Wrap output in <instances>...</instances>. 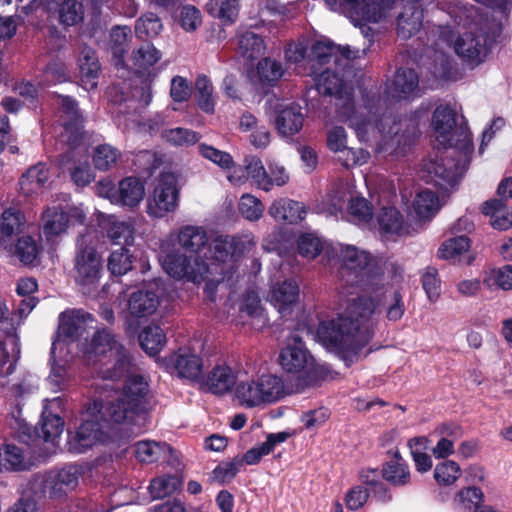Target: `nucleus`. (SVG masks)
<instances>
[{
  "instance_id": "3c124183",
  "label": "nucleus",
  "mask_w": 512,
  "mask_h": 512,
  "mask_svg": "<svg viewBox=\"0 0 512 512\" xmlns=\"http://www.w3.org/2000/svg\"><path fill=\"white\" fill-rule=\"evenodd\" d=\"M196 99L198 106L206 113H213L215 101L213 97V85L210 80L204 76H198L195 82Z\"/></svg>"
},
{
  "instance_id": "0eeeda50",
  "label": "nucleus",
  "mask_w": 512,
  "mask_h": 512,
  "mask_svg": "<svg viewBox=\"0 0 512 512\" xmlns=\"http://www.w3.org/2000/svg\"><path fill=\"white\" fill-rule=\"evenodd\" d=\"M285 394L284 381L271 373L239 379L233 390L234 400L244 408H263L280 401Z\"/></svg>"
},
{
  "instance_id": "473e14b6",
  "label": "nucleus",
  "mask_w": 512,
  "mask_h": 512,
  "mask_svg": "<svg viewBox=\"0 0 512 512\" xmlns=\"http://www.w3.org/2000/svg\"><path fill=\"white\" fill-rule=\"evenodd\" d=\"M423 11L411 3L404 7L397 19V33L403 39H409L422 27Z\"/></svg>"
},
{
  "instance_id": "bb28decb",
  "label": "nucleus",
  "mask_w": 512,
  "mask_h": 512,
  "mask_svg": "<svg viewBox=\"0 0 512 512\" xmlns=\"http://www.w3.org/2000/svg\"><path fill=\"white\" fill-rule=\"evenodd\" d=\"M239 379L228 365L218 364L203 379V385L211 393L223 395L235 387Z\"/></svg>"
},
{
  "instance_id": "0e129e2a",
  "label": "nucleus",
  "mask_w": 512,
  "mask_h": 512,
  "mask_svg": "<svg viewBox=\"0 0 512 512\" xmlns=\"http://www.w3.org/2000/svg\"><path fill=\"white\" fill-rule=\"evenodd\" d=\"M244 168L247 179L250 178L257 188L263 190L264 185L268 182L265 180L267 169L261 159L256 156L246 157L244 160Z\"/></svg>"
},
{
  "instance_id": "cd10ccee",
  "label": "nucleus",
  "mask_w": 512,
  "mask_h": 512,
  "mask_svg": "<svg viewBox=\"0 0 512 512\" xmlns=\"http://www.w3.org/2000/svg\"><path fill=\"white\" fill-rule=\"evenodd\" d=\"M238 128L243 133H250L249 142L256 149H264L271 142L269 129L248 111L240 116Z\"/></svg>"
},
{
  "instance_id": "f704fd0d",
  "label": "nucleus",
  "mask_w": 512,
  "mask_h": 512,
  "mask_svg": "<svg viewBox=\"0 0 512 512\" xmlns=\"http://www.w3.org/2000/svg\"><path fill=\"white\" fill-rule=\"evenodd\" d=\"M483 286L493 291L502 289L504 291L512 290V265L506 264L501 267H488L481 273Z\"/></svg>"
},
{
  "instance_id": "39448f33",
  "label": "nucleus",
  "mask_w": 512,
  "mask_h": 512,
  "mask_svg": "<svg viewBox=\"0 0 512 512\" xmlns=\"http://www.w3.org/2000/svg\"><path fill=\"white\" fill-rule=\"evenodd\" d=\"M84 355L87 364L102 379L117 380L129 372L130 359L125 348L107 330L95 333Z\"/></svg>"
},
{
  "instance_id": "2f4dec72",
  "label": "nucleus",
  "mask_w": 512,
  "mask_h": 512,
  "mask_svg": "<svg viewBox=\"0 0 512 512\" xmlns=\"http://www.w3.org/2000/svg\"><path fill=\"white\" fill-rule=\"evenodd\" d=\"M337 54L343 55L347 59H357L366 54L364 49H351L349 46H335L328 41H318L312 47V55L319 64L327 63Z\"/></svg>"
},
{
  "instance_id": "5701e85b",
  "label": "nucleus",
  "mask_w": 512,
  "mask_h": 512,
  "mask_svg": "<svg viewBox=\"0 0 512 512\" xmlns=\"http://www.w3.org/2000/svg\"><path fill=\"white\" fill-rule=\"evenodd\" d=\"M207 234L204 229L196 226H186L182 228L178 235V241L182 248L188 250L192 256H199V261L203 258L209 259L210 262H216L212 257L215 255L209 248L213 241L206 247Z\"/></svg>"
},
{
  "instance_id": "69168bd1",
  "label": "nucleus",
  "mask_w": 512,
  "mask_h": 512,
  "mask_svg": "<svg viewBox=\"0 0 512 512\" xmlns=\"http://www.w3.org/2000/svg\"><path fill=\"white\" fill-rule=\"evenodd\" d=\"M119 158V152L112 146L103 144L95 148L93 163L99 170H108L114 166Z\"/></svg>"
},
{
  "instance_id": "72a5a7b5",
  "label": "nucleus",
  "mask_w": 512,
  "mask_h": 512,
  "mask_svg": "<svg viewBox=\"0 0 512 512\" xmlns=\"http://www.w3.org/2000/svg\"><path fill=\"white\" fill-rule=\"evenodd\" d=\"M49 178L48 168L39 163L29 168L19 181L21 192L26 196L36 195L43 191Z\"/></svg>"
},
{
  "instance_id": "4468645a",
  "label": "nucleus",
  "mask_w": 512,
  "mask_h": 512,
  "mask_svg": "<svg viewBox=\"0 0 512 512\" xmlns=\"http://www.w3.org/2000/svg\"><path fill=\"white\" fill-rule=\"evenodd\" d=\"M94 320L89 313L82 310H67L59 315V325L56 339L52 343L51 354L61 353L66 341H75L82 337L88 328L92 327Z\"/></svg>"
},
{
  "instance_id": "6e6552de",
  "label": "nucleus",
  "mask_w": 512,
  "mask_h": 512,
  "mask_svg": "<svg viewBox=\"0 0 512 512\" xmlns=\"http://www.w3.org/2000/svg\"><path fill=\"white\" fill-rule=\"evenodd\" d=\"M103 270V258L93 244L92 235H80L71 270L75 284L83 293H90L99 286Z\"/></svg>"
},
{
  "instance_id": "338daca9",
  "label": "nucleus",
  "mask_w": 512,
  "mask_h": 512,
  "mask_svg": "<svg viewBox=\"0 0 512 512\" xmlns=\"http://www.w3.org/2000/svg\"><path fill=\"white\" fill-rule=\"evenodd\" d=\"M162 30V23L159 17L154 13H146L137 20L135 31L140 37H155Z\"/></svg>"
},
{
  "instance_id": "ddd939ff",
  "label": "nucleus",
  "mask_w": 512,
  "mask_h": 512,
  "mask_svg": "<svg viewBox=\"0 0 512 512\" xmlns=\"http://www.w3.org/2000/svg\"><path fill=\"white\" fill-rule=\"evenodd\" d=\"M177 205V178L172 173H163L159 176L153 193L147 200L146 212L153 218H162L175 211Z\"/></svg>"
},
{
  "instance_id": "a19ab883",
  "label": "nucleus",
  "mask_w": 512,
  "mask_h": 512,
  "mask_svg": "<svg viewBox=\"0 0 512 512\" xmlns=\"http://www.w3.org/2000/svg\"><path fill=\"white\" fill-rule=\"evenodd\" d=\"M106 231L108 238L115 245L127 248L134 242V228L128 221L113 219Z\"/></svg>"
},
{
  "instance_id": "09e8293b",
  "label": "nucleus",
  "mask_w": 512,
  "mask_h": 512,
  "mask_svg": "<svg viewBox=\"0 0 512 512\" xmlns=\"http://www.w3.org/2000/svg\"><path fill=\"white\" fill-rule=\"evenodd\" d=\"M470 248V240L465 235L456 236L446 240L439 248L438 255L445 260H456L467 253Z\"/></svg>"
},
{
  "instance_id": "6e6d98bb",
  "label": "nucleus",
  "mask_w": 512,
  "mask_h": 512,
  "mask_svg": "<svg viewBox=\"0 0 512 512\" xmlns=\"http://www.w3.org/2000/svg\"><path fill=\"white\" fill-rule=\"evenodd\" d=\"M238 209L240 214L248 221H258L264 213V205L252 194H243L239 200Z\"/></svg>"
},
{
  "instance_id": "864d4df0",
  "label": "nucleus",
  "mask_w": 512,
  "mask_h": 512,
  "mask_svg": "<svg viewBox=\"0 0 512 512\" xmlns=\"http://www.w3.org/2000/svg\"><path fill=\"white\" fill-rule=\"evenodd\" d=\"M0 464L8 470H22L26 467L22 450L13 444H5L0 448Z\"/></svg>"
},
{
  "instance_id": "79ce46f5",
  "label": "nucleus",
  "mask_w": 512,
  "mask_h": 512,
  "mask_svg": "<svg viewBox=\"0 0 512 512\" xmlns=\"http://www.w3.org/2000/svg\"><path fill=\"white\" fill-rule=\"evenodd\" d=\"M172 449L166 444L145 440L135 444V455L141 462L152 463L164 454H172Z\"/></svg>"
},
{
  "instance_id": "4d7b16f0",
  "label": "nucleus",
  "mask_w": 512,
  "mask_h": 512,
  "mask_svg": "<svg viewBox=\"0 0 512 512\" xmlns=\"http://www.w3.org/2000/svg\"><path fill=\"white\" fill-rule=\"evenodd\" d=\"M483 492L474 486L462 488L457 492L454 498V504L457 508L463 510H474L476 506H481L483 502Z\"/></svg>"
},
{
  "instance_id": "f03ea898",
  "label": "nucleus",
  "mask_w": 512,
  "mask_h": 512,
  "mask_svg": "<svg viewBox=\"0 0 512 512\" xmlns=\"http://www.w3.org/2000/svg\"><path fill=\"white\" fill-rule=\"evenodd\" d=\"M375 309L374 299L358 298L349 306L345 315L319 323L316 341L347 363L358 360L372 337L368 322Z\"/></svg>"
},
{
  "instance_id": "dca6fc26",
  "label": "nucleus",
  "mask_w": 512,
  "mask_h": 512,
  "mask_svg": "<svg viewBox=\"0 0 512 512\" xmlns=\"http://www.w3.org/2000/svg\"><path fill=\"white\" fill-rule=\"evenodd\" d=\"M455 111L448 105H439L432 116V127L437 142L446 147L463 146L462 131L470 132L463 127L456 128Z\"/></svg>"
},
{
  "instance_id": "412c9836",
  "label": "nucleus",
  "mask_w": 512,
  "mask_h": 512,
  "mask_svg": "<svg viewBox=\"0 0 512 512\" xmlns=\"http://www.w3.org/2000/svg\"><path fill=\"white\" fill-rule=\"evenodd\" d=\"M316 87L319 93L336 97L337 113L341 108L342 110H352L351 91L336 73L330 70L322 72L316 79Z\"/></svg>"
},
{
  "instance_id": "1a4fd4ad",
  "label": "nucleus",
  "mask_w": 512,
  "mask_h": 512,
  "mask_svg": "<svg viewBox=\"0 0 512 512\" xmlns=\"http://www.w3.org/2000/svg\"><path fill=\"white\" fill-rule=\"evenodd\" d=\"M111 421L106 407L99 401L89 403L81 413L79 423L68 431L67 447L70 452L84 453L105 440L102 422Z\"/></svg>"
},
{
  "instance_id": "bf43d9fd",
  "label": "nucleus",
  "mask_w": 512,
  "mask_h": 512,
  "mask_svg": "<svg viewBox=\"0 0 512 512\" xmlns=\"http://www.w3.org/2000/svg\"><path fill=\"white\" fill-rule=\"evenodd\" d=\"M59 19L64 25H75L83 19V7L80 0H61Z\"/></svg>"
},
{
  "instance_id": "c756f323",
  "label": "nucleus",
  "mask_w": 512,
  "mask_h": 512,
  "mask_svg": "<svg viewBox=\"0 0 512 512\" xmlns=\"http://www.w3.org/2000/svg\"><path fill=\"white\" fill-rule=\"evenodd\" d=\"M145 195L144 184L136 177H126L119 182L116 205L134 208L140 204Z\"/></svg>"
},
{
  "instance_id": "f8f14e48",
  "label": "nucleus",
  "mask_w": 512,
  "mask_h": 512,
  "mask_svg": "<svg viewBox=\"0 0 512 512\" xmlns=\"http://www.w3.org/2000/svg\"><path fill=\"white\" fill-rule=\"evenodd\" d=\"M453 45L457 56L468 66L476 67L483 63L487 56V47L485 38L481 34L465 32L454 37V34L448 28L441 31L439 43Z\"/></svg>"
},
{
  "instance_id": "c85d7f7f",
  "label": "nucleus",
  "mask_w": 512,
  "mask_h": 512,
  "mask_svg": "<svg viewBox=\"0 0 512 512\" xmlns=\"http://www.w3.org/2000/svg\"><path fill=\"white\" fill-rule=\"evenodd\" d=\"M268 212L276 221L290 224L302 221L306 215L303 203L287 198L274 200Z\"/></svg>"
},
{
  "instance_id": "7c9ffc66",
  "label": "nucleus",
  "mask_w": 512,
  "mask_h": 512,
  "mask_svg": "<svg viewBox=\"0 0 512 512\" xmlns=\"http://www.w3.org/2000/svg\"><path fill=\"white\" fill-rule=\"evenodd\" d=\"M298 297L299 287L292 279L275 284L270 294L272 304L282 315L286 314L291 306L297 302Z\"/></svg>"
},
{
  "instance_id": "5fc2aeb1",
  "label": "nucleus",
  "mask_w": 512,
  "mask_h": 512,
  "mask_svg": "<svg viewBox=\"0 0 512 512\" xmlns=\"http://www.w3.org/2000/svg\"><path fill=\"white\" fill-rule=\"evenodd\" d=\"M282 65L276 60L264 58L257 64V76L263 84H274L283 76Z\"/></svg>"
},
{
  "instance_id": "a211bd4d",
  "label": "nucleus",
  "mask_w": 512,
  "mask_h": 512,
  "mask_svg": "<svg viewBox=\"0 0 512 512\" xmlns=\"http://www.w3.org/2000/svg\"><path fill=\"white\" fill-rule=\"evenodd\" d=\"M85 218V212L78 206L67 209L61 207L48 208L43 214V230L47 236L60 235L67 230L70 224L84 223Z\"/></svg>"
},
{
  "instance_id": "423d86ee",
  "label": "nucleus",
  "mask_w": 512,
  "mask_h": 512,
  "mask_svg": "<svg viewBox=\"0 0 512 512\" xmlns=\"http://www.w3.org/2000/svg\"><path fill=\"white\" fill-rule=\"evenodd\" d=\"M148 393L147 381L139 375H131L125 382L121 395L105 405L111 422L122 424L126 431L136 434L144 424L145 399Z\"/></svg>"
},
{
  "instance_id": "4be33fe9",
  "label": "nucleus",
  "mask_w": 512,
  "mask_h": 512,
  "mask_svg": "<svg viewBox=\"0 0 512 512\" xmlns=\"http://www.w3.org/2000/svg\"><path fill=\"white\" fill-rule=\"evenodd\" d=\"M304 115L301 107L294 103H279L276 106L275 129L279 135L290 137L303 127Z\"/></svg>"
},
{
  "instance_id": "9d476101",
  "label": "nucleus",
  "mask_w": 512,
  "mask_h": 512,
  "mask_svg": "<svg viewBox=\"0 0 512 512\" xmlns=\"http://www.w3.org/2000/svg\"><path fill=\"white\" fill-rule=\"evenodd\" d=\"M328 7L335 12L346 15L351 22L361 26L366 38L370 37L371 29L366 23H378L385 20L391 13L397 0H325Z\"/></svg>"
},
{
  "instance_id": "393cba45",
  "label": "nucleus",
  "mask_w": 512,
  "mask_h": 512,
  "mask_svg": "<svg viewBox=\"0 0 512 512\" xmlns=\"http://www.w3.org/2000/svg\"><path fill=\"white\" fill-rule=\"evenodd\" d=\"M418 89V76L412 69H399L393 81L387 85L388 99L402 100L414 96Z\"/></svg>"
},
{
  "instance_id": "4c0bfd02",
  "label": "nucleus",
  "mask_w": 512,
  "mask_h": 512,
  "mask_svg": "<svg viewBox=\"0 0 512 512\" xmlns=\"http://www.w3.org/2000/svg\"><path fill=\"white\" fill-rule=\"evenodd\" d=\"M19 353L15 336L9 335L5 341L0 339V375H9L14 371Z\"/></svg>"
},
{
  "instance_id": "de8ad7c7",
  "label": "nucleus",
  "mask_w": 512,
  "mask_h": 512,
  "mask_svg": "<svg viewBox=\"0 0 512 512\" xmlns=\"http://www.w3.org/2000/svg\"><path fill=\"white\" fill-rule=\"evenodd\" d=\"M181 485L182 480L178 475L160 476L151 481L149 490L154 499H161L174 493Z\"/></svg>"
},
{
  "instance_id": "2eb2a0df",
  "label": "nucleus",
  "mask_w": 512,
  "mask_h": 512,
  "mask_svg": "<svg viewBox=\"0 0 512 512\" xmlns=\"http://www.w3.org/2000/svg\"><path fill=\"white\" fill-rule=\"evenodd\" d=\"M162 365L171 374L189 381L199 380L204 370L203 359L190 347H181L163 358Z\"/></svg>"
},
{
  "instance_id": "e2e57ef3",
  "label": "nucleus",
  "mask_w": 512,
  "mask_h": 512,
  "mask_svg": "<svg viewBox=\"0 0 512 512\" xmlns=\"http://www.w3.org/2000/svg\"><path fill=\"white\" fill-rule=\"evenodd\" d=\"M382 475L394 485H405L410 481V471L406 464L400 461H391L386 464Z\"/></svg>"
},
{
  "instance_id": "6ab92c4d",
  "label": "nucleus",
  "mask_w": 512,
  "mask_h": 512,
  "mask_svg": "<svg viewBox=\"0 0 512 512\" xmlns=\"http://www.w3.org/2000/svg\"><path fill=\"white\" fill-rule=\"evenodd\" d=\"M349 202L348 210L357 221H368L372 217V210L366 199L353 197L352 187L348 183L339 182L331 196L332 213L341 211L345 202Z\"/></svg>"
},
{
  "instance_id": "b1692460",
  "label": "nucleus",
  "mask_w": 512,
  "mask_h": 512,
  "mask_svg": "<svg viewBox=\"0 0 512 512\" xmlns=\"http://www.w3.org/2000/svg\"><path fill=\"white\" fill-rule=\"evenodd\" d=\"M61 405L62 400L59 397L52 400H44L40 431L38 433L45 442L54 444L63 432L64 421L53 411L54 408H61Z\"/></svg>"
},
{
  "instance_id": "ea45409f",
  "label": "nucleus",
  "mask_w": 512,
  "mask_h": 512,
  "mask_svg": "<svg viewBox=\"0 0 512 512\" xmlns=\"http://www.w3.org/2000/svg\"><path fill=\"white\" fill-rule=\"evenodd\" d=\"M59 105L66 117V120L63 122L66 133L75 134V138H77L81 134L82 129V119L77 103L70 97L60 96Z\"/></svg>"
},
{
  "instance_id": "f3484780",
  "label": "nucleus",
  "mask_w": 512,
  "mask_h": 512,
  "mask_svg": "<svg viewBox=\"0 0 512 512\" xmlns=\"http://www.w3.org/2000/svg\"><path fill=\"white\" fill-rule=\"evenodd\" d=\"M161 292V282L158 280L132 292L127 300L129 316L132 319H142L154 314L160 304Z\"/></svg>"
},
{
  "instance_id": "603ef678",
  "label": "nucleus",
  "mask_w": 512,
  "mask_h": 512,
  "mask_svg": "<svg viewBox=\"0 0 512 512\" xmlns=\"http://www.w3.org/2000/svg\"><path fill=\"white\" fill-rule=\"evenodd\" d=\"M39 252V245L31 236L19 238L14 248L15 256L25 265L33 264Z\"/></svg>"
},
{
  "instance_id": "aec40b11",
  "label": "nucleus",
  "mask_w": 512,
  "mask_h": 512,
  "mask_svg": "<svg viewBox=\"0 0 512 512\" xmlns=\"http://www.w3.org/2000/svg\"><path fill=\"white\" fill-rule=\"evenodd\" d=\"M336 251L343 269L367 276L378 269L376 260L355 246L339 244Z\"/></svg>"
},
{
  "instance_id": "a18cd8bd",
  "label": "nucleus",
  "mask_w": 512,
  "mask_h": 512,
  "mask_svg": "<svg viewBox=\"0 0 512 512\" xmlns=\"http://www.w3.org/2000/svg\"><path fill=\"white\" fill-rule=\"evenodd\" d=\"M78 65L81 75L87 79L91 87L96 86L95 79L98 76L100 66L95 52L89 47H83L78 58Z\"/></svg>"
},
{
  "instance_id": "f257e3e1",
  "label": "nucleus",
  "mask_w": 512,
  "mask_h": 512,
  "mask_svg": "<svg viewBox=\"0 0 512 512\" xmlns=\"http://www.w3.org/2000/svg\"><path fill=\"white\" fill-rule=\"evenodd\" d=\"M254 242L252 237L220 236L213 240L209 252L214 251L216 262L199 261V256L184 255L179 252L167 254L162 259L163 269L175 279H186L194 283L207 281V292L212 285L230 279L235 272L237 257Z\"/></svg>"
},
{
  "instance_id": "680f3d73",
  "label": "nucleus",
  "mask_w": 512,
  "mask_h": 512,
  "mask_svg": "<svg viewBox=\"0 0 512 512\" xmlns=\"http://www.w3.org/2000/svg\"><path fill=\"white\" fill-rule=\"evenodd\" d=\"M461 475V468L455 461L449 460L436 465L434 478L440 485H452Z\"/></svg>"
},
{
  "instance_id": "37998d69",
  "label": "nucleus",
  "mask_w": 512,
  "mask_h": 512,
  "mask_svg": "<svg viewBox=\"0 0 512 512\" xmlns=\"http://www.w3.org/2000/svg\"><path fill=\"white\" fill-rule=\"evenodd\" d=\"M413 207L420 219H429L439 210L440 201L434 192L423 190L416 195Z\"/></svg>"
},
{
  "instance_id": "c9c22d12",
  "label": "nucleus",
  "mask_w": 512,
  "mask_h": 512,
  "mask_svg": "<svg viewBox=\"0 0 512 512\" xmlns=\"http://www.w3.org/2000/svg\"><path fill=\"white\" fill-rule=\"evenodd\" d=\"M160 58V52L149 43L143 44L138 49L134 50L131 57L137 73L147 72L149 78L156 76V73L150 71V68L153 67Z\"/></svg>"
},
{
  "instance_id": "7ed1b4c3",
  "label": "nucleus",
  "mask_w": 512,
  "mask_h": 512,
  "mask_svg": "<svg viewBox=\"0 0 512 512\" xmlns=\"http://www.w3.org/2000/svg\"><path fill=\"white\" fill-rule=\"evenodd\" d=\"M337 118L348 123L360 141L375 145L379 151L391 154L402 152L401 148L410 144L416 132V125L412 120L396 119L380 107H366L356 111L352 104V110L341 108Z\"/></svg>"
},
{
  "instance_id": "9b49d317",
  "label": "nucleus",
  "mask_w": 512,
  "mask_h": 512,
  "mask_svg": "<svg viewBox=\"0 0 512 512\" xmlns=\"http://www.w3.org/2000/svg\"><path fill=\"white\" fill-rule=\"evenodd\" d=\"M279 364L287 373L303 378H312L318 372L314 357L305 347L298 331L287 339L285 347L280 351Z\"/></svg>"
},
{
  "instance_id": "20e7f679",
  "label": "nucleus",
  "mask_w": 512,
  "mask_h": 512,
  "mask_svg": "<svg viewBox=\"0 0 512 512\" xmlns=\"http://www.w3.org/2000/svg\"><path fill=\"white\" fill-rule=\"evenodd\" d=\"M461 135L463 146L451 147V150L436 153L423 161V178L445 190L458 183L468 167L473 151L471 134L462 131Z\"/></svg>"
},
{
  "instance_id": "a878e982",
  "label": "nucleus",
  "mask_w": 512,
  "mask_h": 512,
  "mask_svg": "<svg viewBox=\"0 0 512 512\" xmlns=\"http://www.w3.org/2000/svg\"><path fill=\"white\" fill-rule=\"evenodd\" d=\"M81 476V468L69 465L57 472H51L46 480V487L54 496H60L75 489Z\"/></svg>"
},
{
  "instance_id": "49530a36",
  "label": "nucleus",
  "mask_w": 512,
  "mask_h": 512,
  "mask_svg": "<svg viewBox=\"0 0 512 512\" xmlns=\"http://www.w3.org/2000/svg\"><path fill=\"white\" fill-rule=\"evenodd\" d=\"M208 12L224 23H232L238 15V0H210Z\"/></svg>"
},
{
  "instance_id": "c03bdc74",
  "label": "nucleus",
  "mask_w": 512,
  "mask_h": 512,
  "mask_svg": "<svg viewBox=\"0 0 512 512\" xmlns=\"http://www.w3.org/2000/svg\"><path fill=\"white\" fill-rule=\"evenodd\" d=\"M141 347L149 354H158L166 343V337L159 326L146 327L139 336Z\"/></svg>"
},
{
  "instance_id": "052dcab7",
  "label": "nucleus",
  "mask_w": 512,
  "mask_h": 512,
  "mask_svg": "<svg viewBox=\"0 0 512 512\" xmlns=\"http://www.w3.org/2000/svg\"><path fill=\"white\" fill-rule=\"evenodd\" d=\"M267 167L265 180L268 183L264 185L263 191L269 192L273 187H282L289 182V173L283 165L270 161L267 163Z\"/></svg>"
},
{
  "instance_id": "13d9d810",
  "label": "nucleus",
  "mask_w": 512,
  "mask_h": 512,
  "mask_svg": "<svg viewBox=\"0 0 512 512\" xmlns=\"http://www.w3.org/2000/svg\"><path fill=\"white\" fill-rule=\"evenodd\" d=\"M162 138L174 146H190L200 139L195 131L181 127L163 131Z\"/></svg>"
},
{
  "instance_id": "8fccbe9b",
  "label": "nucleus",
  "mask_w": 512,
  "mask_h": 512,
  "mask_svg": "<svg viewBox=\"0 0 512 512\" xmlns=\"http://www.w3.org/2000/svg\"><path fill=\"white\" fill-rule=\"evenodd\" d=\"M133 255L126 247L111 252L108 258V269L113 275H124L132 269Z\"/></svg>"
},
{
  "instance_id": "e433bc0d",
  "label": "nucleus",
  "mask_w": 512,
  "mask_h": 512,
  "mask_svg": "<svg viewBox=\"0 0 512 512\" xmlns=\"http://www.w3.org/2000/svg\"><path fill=\"white\" fill-rule=\"evenodd\" d=\"M378 223L383 234L401 236L409 232L402 215L394 207L383 208L378 215Z\"/></svg>"
},
{
  "instance_id": "58836bf2",
  "label": "nucleus",
  "mask_w": 512,
  "mask_h": 512,
  "mask_svg": "<svg viewBox=\"0 0 512 512\" xmlns=\"http://www.w3.org/2000/svg\"><path fill=\"white\" fill-rule=\"evenodd\" d=\"M238 49L243 57L252 60L264 54L266 45L254 31H244L238 36Z\"/></svg>"
},
{
  "instance_id": "774afa93",
  "label": "nucleus",
  "mask_w": 512,
  "mask_h": 512,
  "mask_svg": "<svg viewBox=\"0 0 512 512\" xmlns=\"http://www.w3.org/2000/svg\"><path fill=\"white\" fill-rule=\"evenodd\" d=\"M199 153L223 170H230L234 167V160L228 152L218 150L213 146L201 144L199 145Z\"/></svg>"
}]
</instances>
